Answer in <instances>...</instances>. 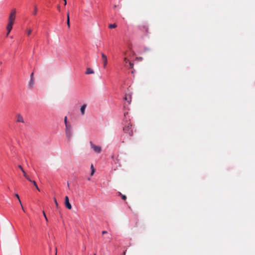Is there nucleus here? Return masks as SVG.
<instances>
[{"label":"nucleus","instance_id":"7","mask_svg":"<svg viewBox=\"0 0 255 255\" xmlns=\"http://www.w3.org/2000/svg\"><path fill=\"white\" fill-rule=\"evenodd\" d=\"M65 205L68 209H71L72 206L69 202V200L68 196H66L65 197Z\"/></svg>","mask_w":255,"mask_h":255},{"label":"nucleus","instance_id":"9","mask_svg":"<svg viewBox=\"0 0 255 255\" xmlns=\"http://www.w3.org/2000/svg\"><path fill=\"white\" fill-rule=\"evenodd\" d=\"M34 85V79H30L27 87L29 89H31Z\"/></svg>","mask_w":255,"mask_h":255},{"label":"nucleus","instance_id":"32","mask_svg":"<svg viewBox=\"0 0 255 255\" xmlns=\"http://www.w3.org/2000/svg\"><path fill=\"white\" fill-rule=\"evenodd\" d=\"M21 205V208H22V210H23L24 212H25L24 209V208H23V206H22V204H21V205Z\"/></svg>","mask_w":255,"mask_h":255},{"label":"nucleus","instance_id":"21","mask_svg":"<svg viewBox=\"0 0 255 255\" xmlns=\"http://www.w3.org/2000/svg\"><path fill=\"white\" fill-rule=\"evenodd\" d=\"M130 68H132L133 67V64L131 62H128Z\"/></svg>","mask_w":255,"mask_h":255},{"label":"nucleus","instance_id":"35","mask_svg":"<svg viewBox=\"0 0 255 255\" xmlns=\"http://www.w3.org/2000/svg\"><path fill=\"white\" fill-rule=\"evenodd\" d=\"M83 250H86V247H85L84 248H83Z\"/></svg>","mask_w":255,"mask_h":255},{"label":"nucleus","instance_id":"4","mask_svg":"<svg viewBox=\"0 0 255 255\" xmlns=\"http://www.w3.org/2000/svg\"><path fill=\"white\" fill-rule=\"evenodd\" d=\"M91 148L96 152L99 153L102 151V148L100 146L95 145L92 141L90 142Z\"/></svg>","mask_w":255,"mask_h":255},{"label":"nucleus","instance_id":"18","mask_svg":"<svg viewBox=\"0 0 255 255\" xmlns=\"http://www.w3.org/2000/svg\"><path fill=\"white\" fill-rule=\"evenodd\" d=\"M42 213H43V216L44 217V218H45L46 221L48 222V219H47V218L46 217V214L45 213V212L44 211L42 212Z\"/></svg>","mask_w":255,"mask_h":255},{"label":"nucleus","instance_id":"25","mask_svg":"<svg viewBox=\"0 0 255 255\" xmlns=\"http://www.w3.org/2000/svg\"><path fill=\"white\" fill-rule=\"evenodd\" d=\"M64 123L65 124V126H66V124H67V117H65V119H64Z\"/></svg>","mask_w":255,"mask_h":255},{"label":"nucleus","instance_id":"6","mask_svg":"<svg viewBox=\"0 0 255 255\" xmlns=\"http://www.w3.org/2000/svg\"><path fill=\"white\" fill-rule=\"evenodd\" d=\"M16 121L18 123H24V121L22 116L20 114H17L16 115Z\"/></svg>","mask_w":255,"mask_h":255},{"label":"nucleus","instance_id":"30","mask_svg":"<svg viewBox=\"0 0 255 255\" xmlns=\"http://www.w3.org/2000/svg\"><path fill=\"white\" fill-rule=\"evenodd\" d=\"M35 188H36V189H37L38 191H40V189H39V188H38V186H36L35 187Z\"/></svg>","mask_w":255,"mask_h":255},{"label":"nucleus","instance_id":"12","mask_svg":"<svg viewBox=\"0 0 255 255\" xmlns=\"http://www.w3.org/2000/svg\"><path fill=\"white\" fill-rule=\"evenodd\" d=\"M23 172V176L29 181H31V179H30L29 176L26 173L24 170L23 171H22Z\"/></svg>","mask_w":255,"mask_h":255},{"label":"nucleus","instance_id":"1","mask_svg":"<svg viewBox=\"0 0 255 255\" xmlns=\"http://www.w3.org/2000/svg\"><path fill=\"white\" fill-rule=\"evenodd\" d=\"M15 9H12L8 17V22L6 27V29L7 31V33L6 34L7 36L9 34V33H10V31L12 28V25L14 23V21L15 18Z\"/></svg>","mask_w":255,"mask_h":255},{"label":"nucleus","instance_id":"8","mask_svg":"<svg viewBox=\"0 0 255 255\" xmlns=\"http://www.w3.org/2000/svg\"><path fill=\"white\" fill-rule=\"evenodd\" d=\"M125 100L127 101V102L130 104L131 101V95L130 94H126L125 95Z\"/></svg>","mask_w":255,"mask_h":255},{"label":"nucleus","instance_id":"36","mask_svg":"<svg viewBox=\"0 0 255 255\" xmlns=\"http://www.w3.org/2000/svg\"><path fill=\"white\" fill-rule=\"evenodd\" d=\"M83 250H86V247H85L84 248H83Z\"/></svg>","mask_w":255,"mask_h":255},{"label":"nucleus","instance_id":"37","mask_svg":"<svg viewBox=\"0 0 255 255\" xmlns=\"http://www.w3.org/2000/svg\"><path fill=\"white\" fill-rule=\"evenodd\" d=\"M127 114H128V113H127ZM126 113H125V114H124V115H125V116H126Z\"/></svg>","mask_w":255,"mask_h":255},{"label":"nucleus","instance_id":"27","mask_svg":"<svg viewBox=\"0 0 255 255\" xmlns=\"http://www.w3.org/2000/svg\"><path fill=\"white\" fill-rule=\"evenodd\" d=\"M70 19V17H69V12H67V19Z\"/></svg>","mask_w":255,"mask_h":255},{"label":"nucleus","instance_id":"2","mask_svg":"<svg viewBox=\"0 0 255 255\" xmlns=\"http://www.w3.org/2000/svg\"><path fill=\"white\" fill-rule=\"evenodd\" d=\"M123 130L125 133H127L130 136L133 135V129L132 125L130 123H128L123 128Z\"/></svg>","mask_w":255,"mask_h":255},{"label":"nucleus","instance_id":"17","mask_svg":"<svg viewBox=\"0 0 255 255\" xmlns=\"http://www.w3.org/2000/svg\"><path fill=\"white\" fill-rule=\"evenodd\" d=\"M120 195L121 196L122 199L126 200L127 199V197L125 195H122L121 193H119Z\"/></svg>","mask_w":255,"mask_h":255},{"label":"nucleus","instance_id":"19","mask_svg":"<svg viewBox=\"0 0 255 255\" xmlns=\"http://www.w3.org/2000/svg\"><path fill=\"white\" fill-rule=\"evenodd\" d=\"M30 181V182H31V183H33V185H34L35 187H36V186H37V184H36V182H35V181H34V180H31V181Z\"/></svg>","mask_w":255,"mask_h":255},{"label":"nucleus","instance_id":"5","mask_svg":"<svg viewBox=\"0 0 255 255\" xmlns=\"http://www.w3.org/2000/svg\"><path fill=\"white\" fill-rule=\"evenodd\" d=\"M101 56L103 60V67L105 68L108 63L107 56L103 52H101Z\"/></svg>","mask_w":255,"mask_h":255},{"label":"nucleus","instance_id":"10","mask_svg":"<svg viewBox=\"0 0 255 255\" xmlns=\"http://www.w3.org/2000/svg\"><path fill=\"white\" fill-rule=\"evenodd\" d=\"M86 107H87V105L86 104H84L81 107V109H80V111H81V114L82 115H85V109L86 108Z\"/></svg>","mask_w":255,"mask_h":255},{"label":"nucleus","instance_id":"11","mask_svg":"<svg viewBox=\"0 0 255 255\" xmlns=\"http://www.w3.org/2000/svg\"><path fill=\"white\" fill-rule=\"evenodd\" d=\"M93 73H94V71L92 69H91L90 68H87L86 72V74H93Z\"/></svg>","mask_w":255,"mask_h":255},{"label":"nucleus","instance_id":"13","mask_svg":"<svg viewBox=\"0 0 255 255\" xmlns=\"http://www.w3.org/2000/svg\"><path fill=\"white\" fill-rule=\"evenodd\" d=\"M117 26V24L116 23H114V24H110L109 25V27L111 29L112 28H116V27Z\"/></svg>","mask_w":255,"mask_h":255},{"label":"nucleus","instance_id":"29","mask_svg":"<svg viewBox=\"0 0 255 255\" xmlns=\"http://www.w3.org/2000/svg\"><path fill=\"white\" fill-rule=\"evenodd\" d=\"M124 61H125L126 63H127L128 62L127 58H124Z\"/></svg>","mask_w":255,"mask_h":255},{"label":"nucleus","instance_id":"24","mask_svg":"<svg viewBox=\"0 0 255 255\" xmlns=\"http://www.w3.org/2000/svg\"><path fill=\"white\" fill-rule=\"evenodd\" d=\"M31 31H32L31 29H29L28 30V31H27V35H29L31 34Z\"/></svg>","mask_w":255,"mask_h":255},{"label":"nucleus","instance_id":"38","mask_svg":"<svg viewBox=\"0 0 255 255\" xmlns=\"http://www.w3.org/2000/svg\"><path fill=\"white\" fill-rule=\"evenodd\" d=\"M94 255H96V254H95Z\"/></svg>","mask_w":255,"mask_h":255},{"label":"nucleus","instance_id":"33","mask_svg":"<svg viewBox=\"0 0 255 255\" xmlns=\"http://www.w3.org/2000/svg\"><path fill=\"white\" fill-rule=\"evenodd\" d=\"M116 7H117V5H114V8H116Z\"/></svg>","mask_w":255,"mask_h":255},{"label":"nucleus","instance_id":"26","mask_svg":"<svg viewBox=\"0 0 255 255\" xmlns=\"http://www.w3.org/2000/svg\"><path fill=\"white\" fill-rule=\"evenodd\" d=\"M18 168L20 169V170L22 171H23V168L22 167V166L21 165H18Z\"/></svg>","mask_w":255,"mask_h":255},{"label":"nucleus","instance_id":"16","mask_svg":"<svg viewBox=\"0 0 255 255\" xmlns=\"http://www.w3.org/2000/svg\"><path fill=\"white\" fill-rule=\"evenodd\" d=\"M15 196L17 198V199H18L20 204L21 205V201L20 200V198H19V195H18V194H15Z\"/></svg>","mask_w":255,"mask_h":255},{"label":"nucleus","instance_id":"22","mask_svg":"<svg viewBox=\"0 0 255 255\" xmlns=\"http://www.w3.org/2000/svg\"><path fill=\"white\" fill-rule=\"evenodd\" d=\"M54 203H55V205H56V207H57V208H58V203H57V200H56V198H54Z\"/></svg>","mask_w":255,"mask_h":255},{"label":"nucleus","instance_id":"34","mask_svg":"<svg viewBox=\"0 0 255 255\" xmlns=\"http://www.w3.org/2000/svg\"><path fill=\"white\" fill-rule=\"evenodd\" d=\"M2 63L1 62H0V66L1 65Z\"/></svg>","mask_w":255,"mask_h":255},{"label":"nucleus","instance_id":"23","mask_svg":"<svg viewBox=\"0 0 255 255\" xmlns=\"http://www.w3.org/2000/svg\"><path fill=\"white\" fill-rule=\"evenodd\" d=\"M33 75H34V73L32 72L31 75H30V79H34V77H33Z\"/></svg>","mask_w":255,"mask_h":255},{"label":"nucleus","instance_id":"15","mask_svg":"<svg viewBox=\"0 0 255 255\" xmlns=\"http://www.w3.org/2000/svg\"><path fill=\"white\" fill-rule=\"evenodd\" d=\"M37 6L36 5H34V11L33 12V14L36 15L37 13Z\"/></svg>","mask_w":255,"mask_h":255},{"label":"nucleus","instance_id":"3","mask_svg":"<svg viewBox=\"0 0 255 255\" xmlns=\"http://www.w3.org/2000/svg\"><path fill=\"white\" fill-rule=\"evenodd\" d=\"M71 126L69 124H66V134L67 136L68 137L69 140H70V138L72 136V132L71 130Z\"/></svg>","mask_w":255,"mask_h":255},{"label":"nucleus","instance_id":"28","mask_svg":"<svg viewBox=\"0 0 255 255\" xmlns=\"http://www.w3.org/2000/svg\"><path fill=\"white\" fill-rule=\"evenodd\" d=\"M102 233L103 235H104V234H107V232L106 231H102Z\"/></svg>","mask_w":255,"mask_h":255},{"label":"nucleus","instance_id":"14","mask_svg":"<svg viewBox=\"0 0 255 255\" xmlns=\"http://www.w3.org/2000/svg\"><path fill=\"white\" fill-rule=\"evenodd\" d=\"M91 176H93L94 172H95V169L94 168V166H93V164H91Z\"/></svg>","mask_w":255,"mask_h":255},{"label":"nucleus","instance_id":"31","mask_svg":"<svg viewBox=\"0 0 255 255\" xmlns=\"http://www.w3.org/2000/svg\"><path fill=\"white\" fill-rule=\"evenodd\" d=\"M57 9L59 11H60V6L59 5H58L57 6Z\"/></svg>","mask_w":255,"mask_h":255},{"label":"nucleus","instance_id":"20","mask_svg":"<svg viewBox=\"0 0 255 255\" xmlns=\"http://www.w3.org/2000/svg\"><path fill=\"white\" fill-rule=\"evenodd\" d=\"M67 24L68 28H70V19H67Z\"/></svg>","mask_w":255,"mask_h":255}]
</instances>
